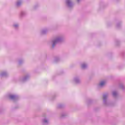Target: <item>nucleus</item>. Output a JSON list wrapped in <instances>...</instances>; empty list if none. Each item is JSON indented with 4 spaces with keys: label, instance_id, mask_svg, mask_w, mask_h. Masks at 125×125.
<instances>
[{
    "label": "nucleus",
    "instance_id": "nucleus-21",
    "mask_svg": "<svg viewBox=\"0 0 125 125\" xmlns=\"http://www.w3.org/2000/svg\"><path fill=\"white\" fill-rule=\"evenodd\" d=\"M62 107H63V105L62 104H59L58 105V108H62Z\"/></svg>",
    "mask_w": 125,
    "mask_h": 125
},
{
    "label": "nucleus",
    "instance_id": "nucleus-17",
    "mask_svg": "<svg viewBox=\"0 0 125 125\" xmlns=\"http://www.w3.org/2000/svg\"><path fill=\"white\" fill-rule=\"evenodd\" d=\"M22 4V0H20L16 2V5L17 7H19Z\"/></svg>",
    "mask_w": 125,
    "mask_h": 125
},
{
    "label": "nucleus",
    "instance_id": "nucleus-18",
    "mask_svg": "<svg viewBox=\"0 0 125 125\" xmlns=\"http://www.w3.org/2000/svg\"><path fill=\"white\" fill-rule=\"evenodd\" d=\"M122 27V21L118 22L116 24L117 29H120Z\"/></svg>",
    "mask_w": 125,
    "mask_h": 125
},
{
    "label": "nucleus",
    "instance_id": "nucleus-9",
    "mask_svg": "<svg viewBox=\"0 0 125 125\" xmlns=\"http://www.w3.org/2000/svg\"><path fill=\"white\" fill-rule=\"evenodd\" d=\"M49 29L47 28H44L42 29L41 31V34L42 35H46L47 34V32H48Z\"/></svg>",
    "mask_w": 125,
    "mask_h": 125
},
{
    "label": "nucleus",
    "instance_id": "nucleus-12",
    "mask_svg": "<svg viewBox=\"0 0 125 125\" xmlns=\"http://www.w3.org/2000/svg\"><path fill=\"white\" fill-rule=\"evenodd\" d=\"M27 15V13L25 11H21L20 13V18H23V17H25Z\"/></svg>",
    "mask_w": 125,
    "mask_h": 125
},
{
    "label": "nucleus",
    "instance_id": "nucleus-24",
    "mask_svg": "<svg viewBox=\"0 0 125 125\" xmlns=\"http://www.w3.org/2000/svg\"><path fill=\"white\" fill-rule=\"evenodd\" d=\"M77 2H80V1H81V0H77Z\"/></svg>",
    "mask_w": 125,
    "mask_h": 125
},
{
    "label": "nucleus",
    "instance_id": "nucleus-19",
    "mask_svg": "<svg viewBox=\"0 0 125 125\" xmlns=\"http://www.w3.org/2000/svg\"><path fill=\"white\" fill-rule=\"evenodd\" d=\"M60 56H57L56 58L54 59V62H59L60 61Z\"/></svg>",
    "mask_w": 125,
    "mask_h": 125
},
{
    "label": "nucleus",
    "instance_id": "nucleus-23",
    "mask_svg": "<svg viewBox=\"0 0 125 125\" xmlns=\"http://www.w3.org/2000/svg\"><path fill=\"white\" fill-rule=\"evenodd\" d=\"M90 101H91V100H88V101L87 102L88 103H89V102H90Z\"/></svg>",
    "mask_w": 125,
    "mask_h": 125
},
{
    "label": "nucleus",
    "instance_id": "nucleus-20",
    "mask_svg": "<svg viewBox=\"0 0 125 125\" xmlns=\"http://www.w3.org/2000/svg\"><path fill=\"white\" fill-rule=\"evenodd\" d=\"M24 62V61L23 59H20L19 60V65H21V64H23Z\"/></svg>",
    "mask_w": 125,
    "mask_h": 125
},
{
    "label": "nucleus",
    "instance_id": "nucleus-7",
    "mask_svg": "<svg viewBox=\"0 0 125 125\" xmlns=\"http://www.w3.org/2000/svg\"><path fill=\"white\" fill-rule=\"evenodd\" d=\"M8 75V72L6 71H3L0 73V77L1 78H7Z\"/></svg>",
    "mask_w": 125,
    "mask_h": 125
},
{
    "label": "nucleus",
    "instance_id": "nucleus-3",
    "mask_svg": "<svg viewBox=\"0 0 125 125\" xmlns=\"http://www.w3.org/2000/svg\"><path fill=\"white\" fill-rule=\"evenodd\" d=\"M65 5L69 8V9H72L74 7V2L73 0H66Z\"/></svg>",
    "mask_w": 125,
    "mask_h": 125
},
{
    "label": "nucleus",
    "instance_id": "nucleus-14",
    "mask_svg": "<svg viewBox=\"0 0 125 125\" xmlns=\"http://www.w3.org/2000/svg\"><path fill=\"white\" fill-rule=\"evenodd\" d=\"M68 117V113L67 112H62L61 114V118L62 119H64V118H66Z\"/></svg>",
    "mask_w": 125,
    "mask_h": 125
},
{
    "label": "nucleus",
    "instance_id": "nucleus-1",
    "mask_svg": "<svg viewBox=\"0 0 125 125\" xmlns=\"http://www.w3.org/2000/svg\"><path fill=\"white\" fill-rule=\"evenodd\" d=\"M64 42V36L62 35H59L55 37V38L51 41V44L52 48L55 47V45L57 43H60Z\"/></svg>",
    "mask_w": 125,
    "mask_h": 125
},
{
    "label": "nucleus",
    "instance_id": "nucleus-25",
    "mask_svg": "<svg viewBox=\"0 0 125 125\" xmlns=\"http://www.w3.org/2000/svg\"><path fill=\"white\" fill-rule=\"evenodd\" d=\"M107 26H109V23H107Z\"/></svg>",
    "mask_w": 125,
    "mask_h": 125
},
{
    "label": "nucleus",
    "instance_id": "nucleus-5",
    "mask_svg": "<svg viewBox=\"0 0 125 125\" xmlns=\"http://www.w3.org/2000/svg\"><path fill=\"white\" fill-rule=\"evenodd\" d=\"M30 74H26L22 78H20V81L22 83L27 82V81H28V80L30 79Z\"/></svg>",
    "mask_w": 125,
    "mask_h": 125
},
{
    "label": "nucleus",
    "instance_id": "nucleus-11",
    "mask_svg": "<svg viewBox=\"0 0 125 125\" xmlns=\"http://www.w3.org/2000/svg\"><path fill=\"white\" fill-rule=\"evenodd\" d=\"M112 96L114 98H117L119 96V93L117 91H112Z\"/></svg>",
    "mask_w": 125,
    "mask_h": 125
},
{
    "label": "nucleus",
    "instance_id": "nucleus-16",
    "mask_svg": "<svg viewBox=\"0 0 125 125\" xmlns=\"http://www.w3.org/2000/svg\"><path fill=\"white\" fill-rule=\"evenodd\" d=\"M119 87L121 88V89H122V90L124 91L125 90V85L123 83H120L119 84Z\"/></svg>",
    "mask_w": 125,
    "mask_h": 125
},
{
    "label": "nucleus",
    "instance_id": "nucleus-2",
    "mask_svg": "<svg viewBox=\"0 0 125 125\" xmlns=\"http://www.w3.org/2000/svg\"><path fill=\"white\" fill-rule=\"evenodd\" d=\"M109 96V93H106L103 95V102L104 106H113V104H112V103L110 102L107 99L108 98V97Z\"/></svg>",
    "mask_w": 125,
    "mask_h": 125
},
{
    "label": "nucleus",
    "instance_id": "nucleus-4",
    "mask_svg": "<svg viewBox=\"0 0 125 125\" xmlns=\"http://www.w3.org/2000/svg\"><path fill=\"white\" fill-rule=\"evenodd\" d=\"M8 97L9 99H10L13 101H16L17 100H18V99H19V97H18L17 95L14 94H9L8 95Z\"/></svg>",
    "mask_w": 125,
    "mask_h": 125
},
{
    "label": "nucleus",
    "instance_id": "nucleus-6",
    "mask_svg": "<svg viewBox=\"0 0 125 125\" xmlns=\"http://www.w3.org/2000/svg\"><path fill=\"white\" fill-rule=\"evenodd\" d=\"M73 81L76 84H80V83H82V80H81V78H80V76L74 77Z\"/></svg>",
    "mask_w": 125,
    "mask_h": 125
},
{
    "label": "nucleus",
    "instance_id": "nucleus-13",
    "mask_svg": "<svg viewBox=\"0 0 125 125\" xmlns=\"http://www.w3.org/2000/svg\"><path fill=\"white\" fill-rule=\"evenodd\" d=\"M87 66H88V65L86 63V62H83L81 64V68L83 70H85V69H86V68H87Z\"/></svg>",
    "mask_w": 125,
    "mask_h": 125
},
{
    "label": "nucleus",
    "instance_id": "nucleus-8",
    "mask_svg": "<svg viewBox=\"0 0 125 125\" xmlns=\"http://www.w3.org/2000/svg\"><path fill=\"white\" fill-rule=\"evenodd\" d=\"M42 124L43 125H48V119L46 117H44L42 119Z\"/></svg>",
    "mask_w": 125,
    "mask_h": 125
},
{
    "label": "nucleus",
    "instance_id": "nucleus-15",
    "mask_svg": "<svg viewBox=\"0 0 125 125\" xmlns=\"http://www.w3.org/2000/svg\"><path fill=\"white\" fill-rule=\"evenodd\" d=\"M13 27L15 30H18L19 29V23H15L13 24Z\"/></svg>",
    "mask_w": 125,
    "mask_h": 125
},
{
    "label": "nucleus",
    "instance_id": "nucleus-22",
    "mask_svg": "<svg viewBox=\"0 0 125 125\" xmlns=\"http://www.w3.org/2000/svg\"><path fill=\"white\" fill-rule=\"evenodd\" d=\"M120 42V41H119L118 40H117V41H116V44H118V43H119Z\"/></svg>",
    "mask_w": 125,
    "mask_h": 125
},
{
    "label": "nucleus",
    "instance_id": "nucleus-10",
    "mask_svg": "<svg viewBox=\"0 0 125 125\" xmlns=\"http://www.w3.org/2000/svg\"><path fill=\"white\" fill-rule=\"evenodd\" d=\"M106 83V82L104 81H101V82H100V83L98 84V87L99 88H101L102 87H103V86H104V85H105V84Z\"/></svg>",
    "mask_w": 125,
    "mask_h": 125
}]
</instances>
